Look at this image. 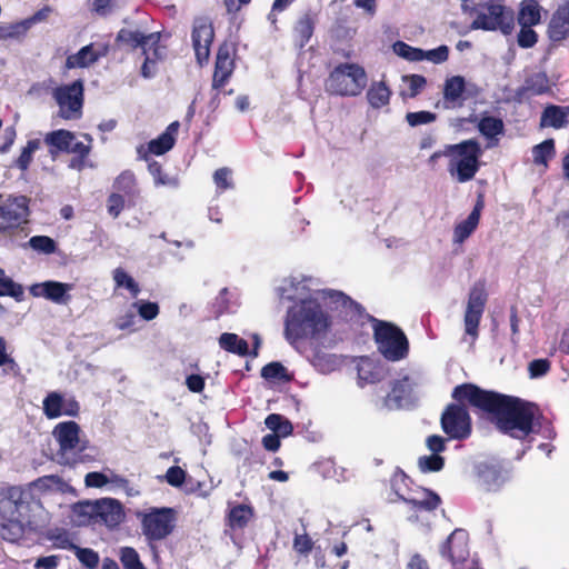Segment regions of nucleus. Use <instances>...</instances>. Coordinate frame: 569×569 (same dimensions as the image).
<instances>
[{
    "mask_svg": "<svg viewBox=\"0 0 569 569\" xmlns=\"http://www.w3.org/2000/svg\"><path fill=\"white\" fill-rule=\"evenodd\" d=\"M451 397L486 413L500 432L510 437L525 439L539 431L541 413L535 402L469 382L456 386Z\"/></svg>",
    "mask_w": 569,
    "mask_h": 569,
    "instance_id": "obj_1",
    "label": "nucleus"
},
{
    "mask_svg": "<svg viewBox=\"0 0 569 569\" xmlns=\"http://www.w3.org/2000/svg\"><path fill=\"white\" fill-rule=\"evenodd\" d=\"M331 327L329 315L317 299H302L290 307L284 319V338L290 345L325 336Z\"/></svg>",
    "mask_w": 569,
    "mask_h": 569,
    "instance_id": "obj_2",
    "label": "nucleus"
},
{
    "mask_svg": "<svg viewBox=\"0 0 569 569\" xmlns=\"http://www.w3.org/2000/svg\"><path fill=\"white\" fill-rule=\"evenodd\" d=\"M505 0H460L465 14H477L471 22V30L500 31L503 36L512 34L515 30V12L507 7Z\"/></svg>",
    "mask_w": 569,
    "mask_h": 569,
    "instance_id": "obj_3",
    "label": "nucleus"
},
{
    "mask_svg": "<svg viewBox=\"0 0 569 569\" xmlns=\"http://www.w3.org/2000/svg\"><path fill=\"white\" fill-rule=\"evenodd\" d=\"M160 32L144 33L138 29L132 30L128 28L120 29L116 36L118 47L130 51L141 49L144 61L140 72L147 79L154 76L158 61L164 57V48L160 46Z\"/></svg>",
    "mask_w": 569,
    "mask_h": 569,
    "instance_id": "obj_4",
    "label": "nucleus"
},
{
    "mask_svg": "<svg viewBox=\"0 0 569 569\" xmlns=\"http://www.w3.org/2000/svg\"><path fill=\"white\" fill-rule=\"evenodd\" d=\"M445 153L449 158L448 171L456 176L458 182H467L475 178L482 156L481 146L476 139L447 144Z\"/></svg>",
    "mask_w": 569,
    "mask_h": 569,
    "instance_id": "obj_5",
    "label": "nucleus"
},
{
    "mask_svg": "<svg viewBox=\"0 0 569 569\" xmlns=\"http://www.w3.org/2000/svg\"><path fill=\"white\" fill-rule=\"evenodd\" d=\"M372 323L373 340L380 355L388 361H400L409 353V341L397 325L367 315Z\"/></svg>",
    "mask_w": 569,
    "mask_h": 569,
    "instance_id": "obj_6",
    "label": "nucleus"
},
{
    "mask_svg": "<svg viewBox=\"0 0 569 569\" xmlns=\"http://www.w3.org/2000/svg\"><path fill=\"white\" fill-rule=\"evenodd\" d=\"M24 492L18 487L8 489L9 517L0 523V537L3 540L16 542L20 540L27 527L33 521L30 516V502L24 499Z\"/></svg>",
    "mask_w": 569,
    "mask_h": 569,
    "instance_id": "obj_7",
    "label": "nucleus"
},
{
    "mask_svg": "<svg viewBox=\"0 0 569 569\" xmlns=\"http://www.w3.org/2000/svg\"><path fill=\"white\" fill-rule=\"evenodd\" d=\"M148 542L167 539L176 528L177 512L170 507H151L136 513Z\"/></svg>",
    "mask_w": 569,
    "mask_h": 569,
    "instance_id": "obj_8",
    "label": "nucleus"
},
{
    "mask_svg": "<svg viewBox=\"0 0 569 569\" xmlns=\"http://www.w3.org/2000/svg\"><path fill=\"white\" fill-rule=\"evenodd\" d=\"M367 84L365 69L356 63H340L329 74L328 90L338 96H358Z\"/></svg>",
    "mask_w": 569,
    "mask_h": 569,
    "instance_id": "obj_9",
    "label": "nucleus"
},
{
    "mask_svg": "<svg viewBox=\"0 0 569 569\" xmlns=\"http://www.w3.org/2000/svg\"><path fill=\"white\" fill-rule=\"evenodd\" d=\"M489 295L485 279L477 280L470 288L467 299V306L463 315V325L466 335L470 336L475 342L479 337V326Z\"/></svg>",
    "mask_w": 569,
    "mask_h": 569,
    "instance_id": "obj_10",
    "label": "nucleus"
},
{
    "mask_svg": "<svg viewBox=\"0 0 569 569\" xmlns=\"http://www.w3.org/2000/svg\"><path fill=\"white\" fill-rule=\"evenodd\" d=\"M463 402L449 403L441 413L442 431L452 440H466L472 432V420Z\"/></svg>",
    "mask_w": 569,
    "mask_h": 569,
    "instance_id": "obj_11",
    "label": "nucleus"
},
{
    "mask_svg": "<svg viewBox=\"0 0 569 569\" xmlns=\"http://www.w3.org/2000/svg\"><path fill=\"white\" fill-rule=\"evenodd\" d=\"M53 98L59 106L58 116L63 120H77L82 116L83 82L78 79L72 83L53 90Z\"/></svg>",
    "mask_w": 569,
    "mask_h": 569,
    "instance_id": "obj_12",
    "label": "nucleus"
},
{
    "mask_svg": "<svg viewBox=\"0 0 569 569\" xmlns=\"http://www.w3.org/2000/svg\"><path fill=\"white\" fill-rule=\"evenodd\" d=\"M237 46L224 40L217 50L212 76V88L220 90L230 80L236 69Z\"/></svg>",
    "mask_w": 569,
    "mask_h": 569,
    "instance_id": "obj_13",
    "label": "nucleus"
},
{
    "mask_svg": "<svg viewBox=\"0 0 569 569\" xmlns=\"http://www.w3.org/2000/svg\"><path fill=\"white\" fill-rule=\"evenodd\" d=\"M440 555L450 561L453 567L468 561L470 556L468 531L461 528L455 529L446 541L441 543Z\"/></svg>",
    "mask_w": 569,
    "mask_h": 569,
    "instance_id": "obj_14",
    "label": "nucleus"
},
{
    "mask_svg": "<svg viewBox=\"0 0 569 569\" xmlns=\"http://www.w3.org/2000/svg\"><path fill=\"white\" fill-rule=\"evenodd\" d=\"M191 39L197 61L202 66L209 60L210 47L214 39L213 24L209 18L198 17L193 20Z\"/></svg>",
    "mask_w": 569,
    "mask_h": 569,
    "instance_id": "obj_15",
    "label": "nucleus"
},
{
    "mask_svg": "<svg viewBox=\"0 0 569 569\" xmlns=\"http://www.w3.org/2000/svg\"><path fill=\"white\" fill-rule=\"evenodd\" d=\"M29 213L27 198H16L13 202L0 204V233L17 229Z\"/></svg>",
    "mask_w": 569,
    "mask_h": 569,
    "instance_id": "obj_16",
    "label": "nucleus"
},
{
    "mask_svg": "<svg viewBox=\"0 0 569 569\" xmlns=\"http://www.w3.org/2000/svg\"><path fill=\"white\" fill-rule=\"evenodd\" d=\"M72 289L71 283L48 280L41 283H34L29 288L32 297H43L58 305H67L71 300L69 291Z\"/></svg>",
    "mask_w": 569,
    "mask_h": 569,
    "instance_id": "obj_17",
    "label": "nucleus"
},
{
    "mask_svg": "<svg viewBox=\"0 0 569 569\" xmlns=\"http://www.w3.org/2000/svg\"><path fill=\"white\" fill-rule=\"evenodd\" d=\"M547 37L552 43L569 38V0H565L553 11L547 27Z\"/></svg>",
    "mask_w": 569,
    "mask_h": 569,
    "instance_id": "obj_18",
    "label": "nucleus"
},
{
    "mask_svg": "<svg viewBox=\"0 0 569 569\" xmlns=\"http://www.w3.org/2000/svg\"><path fill=\"white\" fill-rule=\"evenodd\" d=\"M59 443V452L64 456L76 450L80 442V427L76 421H63L58 423L52 431Z\"/></svg>",
    "mask_w": 569,
    "mask_h": 569,
    "instance_id": "obj_19",
    "label": "nucleus"
},
{
    "mask_svg": "<svg viewBox=\"0 0 569 569\" xmlns=\"http://www.w3.org/2000/svg\"><path fill=\"white\" fill-rule=\"evenodd\" d=\"M96 521L103 522L109 528H114L124 518L123 507L120 501L112 498L96 500Z\"/></svg>",
    "mask_w": 569,
    "mask_h": 569,
    "instance_id": "obj_20",
    "label": "nucleus"
},
{
    "mask_svg": "<svg viewBox=\"0 0 569 569\" xmlns=\"http://www.w3.org/2000/svg\"><path fill=\"white\" fill-rule=\"evenodd\" d=\"M466 80L462 76L447 78L443 83V106L446 109H457L465 104L467 97Z\"/></svg>",
    "mask_w": 569,
    "mask_h": 569,
    "instance_id": "obj_21",
    "label": "nucleus"
},
{
    "mask_svg": "<svg viewBox=\"0 0 569 569\" xmlns=\"http://www.w3.org/2000/svg\"><path fill=\"white\" fill-rule=\"evenodd\" d=\"M483 208L485 197L482 193H479L477 196L476 203L467 219L456 224L453 229V240L456 242L462 243L473 233V231L477 229L479 224L481 211L483 210Z\"/></svg>",
    "mask_w": 569,
    "mask_h": 569,
    "instance_id": "obj_22",
    "label": "nucleus"
},
{
    "mask_svg": "<svg viewBox=\"0 0 569 569\" xmlns=\"http://www.w3.org/2000/svg\"><path fill=\"white\" fill-rule=\"evenodd\" d=\"M406 503L416 511H435L441 505L440 496L427 488H419L413 490L411 495L406 498Z\"/></svg>",
    "mask_w": 569,
    "mask_h": 569,
    "instance_id": "obj_23",
    "label": "nucleus"
},
{
    "mask_svg": "<svg viewBox=\"0 0 569 569\" xmlns=\"http://www.w3.org/2000/svg\"><path fill=\"white\" fill-rule=\"evenodd\" d=\"M114 193H121L124 196L128 202V208L134 207L137 204V199L139 198L140 190L138 188L136 176L130 170L122 171L113 182Z\"/></svg>",
    "mask_w": 569,
    "mask_h": 569,
    "instance_id": "obj_24",
    "label": "nucleus"
},
{
    "mask_svg": "<svg viewBox=\"0 0 569 569\" xmlns=\"http://www.w3.org/2000/svg\"><path fill=\"white\" fill-rule=\"evenodd\" d=\"M179 128L180 122L172 121L158 138L148 142V151L154 156H162L170 151L176 144Z\"/></svg>",
    "mask_w": 569,
    "mask_h": 569,
    "instance_id": "obj_25",
    "label": "nucleus"
},
{
    "mask_svg": "<svg viewBox=\"0 0 569 569\" xmlns=\"http://www.w3.org/2000/svg\"><path fill=\"white\" fill-rule=\"evenodd\" d=\"M253 517L254 510L250 505L238 503L231 506V503H229L226 525L233 531L243 530L248 527Z\"/></svg>",
    "mask_w": 569,
    "mask_h": 569,
    "instance_id": "obj_26",
    "label": "nucleus"
},
{
    "mask_svg": "<svg viewBox=\"0 0 569 569\" xmlns=\"http://www.w3.org/2000/svg\"><path fill=\"white\" fill-rule=\"evenodd\" d=\"M569 104H548L540 116V128L562 129L568 124Z\"/></svg>",
    "mask_w": 569,
    "mask_h": 569,
    "instance_id": "obj_27",
    "label": "nucleus"
},
{
    "mask_svg": "<svg viewBox=\"0 0 569 569\" xmlns=\"http://www.w3.org/2000/svg\"><path fill=\"white\" fill-rule=\"evenodd\" d=\"M479 486L486 491H496L505 482L503 475L499 468L488 463H481L477 468Z\"/></svg>",
    "mask_w": 569,
    "mask_h": 569,
    "instance_id": "obj_28",
    "label": "nucleus"
},
{
    "mask_svg": "<svg viewBox=\"0 0 569 569\" xmlns=\"http://www.w3.org/2000/svg\"><path fill=\"white\" fill-rule=\"evenodd\" d=\"M76 140V134L66 129H58L48 132L44 136V143L50 147V154L56 156L60 152L67 153L70 144Z\"/></svg>",
    "mask_w": 569,
    "mask_h": 569,
    "instance_id": "obj_29",
    "label": "nucleus"
},
{
    "mask_svg": "<svg viewBox=\"0 0 569 569\" xmlns=\"http://www.w3.org/2000/svg\"><path fill=\"white\" fill-rule=\"evenodd\" d=\"M316 19L310 11L303 13L293 27V34L299 48H303L315 32Z\"/></svg>",
    "mask_w": 569,
    "mask_h": 569,
    "instance_id": "obj_30",
    "label": "nucleus"
},
{
    "mask_svg": "<svg viewBox=\"0 0 569 569\" xmlns=\"http://www.w3.org/2000/svg\"><path fill=\"white\" fill-rule=\"evenodd\" d=\"M541 7L535 0L521 2L517 14L520 27H535L541 22Z\"/></svg>",
    "mask_w": 569,
    "mask_h": 569,
    "instance_id": "obj_31",
    "label": "nucleus"
},
{
    "mask_svg": "<svg viewBox=\"0 0 569 569\" xmlns=\"http://www.w3.org/2000/svg\"><path fill=\"white\" fill-rule=\"evenodd\" d=\"M332 297H335V302L341 306L348 321H359L363 317L368 318L365 308L343 292H335Z\"/></svg>",
    "mask_w": 569,
    "mask_h": 569,
    "instance_id": "obj_32",
    "label": "nucleus"
},
{
    "mask_svg": "<svg viewBox=\"0 0 569 569\" xmlns=\"http://www.w3.org/2000/svg\"><path fill=\"white\" fill-rule=\"evenodd\" d=\"M99 53L93 49V44L82 47L77 53L68 56L66 59V68H86L94 63L99 59Z\"/></svg>",
    "mask_w": 569,
    "mask_h": 569,
    "instance_id": "obj_33",
    "label": "nucleus"
},
{
    "mask_svg": "<svg viewBox=\"0 0 569 569\" xmlns=\"http://www.w3.org/2000/svg\"><path fill=\"white\" fill-rule=\"evenodd\" d=\"M522 91L531 96H541L550 91V82L546 72H536L526 78Z\"/></svg>",
    "mask_w": 569,
    "mask_h": 569,
    "instance_id": "obj_34",
    "label": "nucleus"
},
{
    "mask_svg": "<svg viewBox=\"0 0 569 569\" xmlns=\"http://www.w3.org/2000/svg\"><path fill=\"white\" fill-rule=\"evenodd\" d=\"M219 346L221 349L238 356L244 357L249 353V345L247 340L240 338L236 333H222L219 337Z\"/></svg>",
    "mask_w": 569,
    "mask_h": 569,
    "instance_id": "obj_35",
    "label": "nucleus"
},
{
    "mask_svg": "<svg viewBox=\"0 0 569 569\" xmlns=\"http://www.w3.org/2000/svg\"><path fill=\"white\" fill-rule=\"evenodd\" d=\"M92 146L86 144L81 141H73L69 147L67 153H73L74 157L70 159L68 167L78 171L83 170L87 167V160L91 152Z\"/></svg>",
    "mask_w": 569,
    "mask_h": 569,
    "instance_id": "obj_36",
    "label": "nucleus"
},
{
    "mask_svg": "<svg viewBox=\"0 0 569 569\" xmlns=\"http://www.w3.org/2000/svg\"><path fill=\"white\" fill-rule=\"evenodd\" d=\"M391 91L385 82H373L367 91V99L375 109H380L390 101Z\"/></svg>",
    "mask_w": 569,
    "mask_h": 569,
    "instance_id": "obj_37",
    "label": "nucleus"
},
{
    "mask_svg": "<svg viewBox=\"0 0 569 569\" xmlns=\"http://www.w3.org/2000/svg\"><path fill=\"white\" fill-rule=\"evenodd\" d=\"M410 483H412V480L409 476L401 468L397 467L391 476L390 486L392 491L403 502H406V498L413 491L409 487Z\"/></svg>",
    "mask_w": 569,
    "mask_h": 569,
    "instance_id": "obj_38",
    "label": "nucleus"
},
{
    "mask_svg": "<svg viewBox=\"0 0 569 569\" xmlns=\"http://www.w3.org/2000/svg\"><path fill=\"white\" fill-rule=\"evenodd\" d=\"M556 154L555 140L546 139L532 148L533 163L538 166L548 167V161Z\"/></svg>",
    "mask_w": 569,
    "mask_h": 569,
    "instance_id": "obj_39",
    "label": "nucleus"
},
{
    "mask_svg": "<svg viewBox=\"0 0 569 569\" xmlns=\"http://www.w3.org/2000/svg\"><path fill=\"white\" fill-rule=\"evenodd\" d=\"M42 403L43 412L48 419H56L63 415L64 399L61 393L49 392Z\"/></svg>",
    "mask_w": 569,
    "mask_h": 569,
    "instance_id": "obj_40",
    "label": "nucleus"
},
{
    "mask_svg": "<svg viewBox=\"0 0 569 569\" xmlns=\"http://www.w3.org/2000/svg\"><path fill=\"white\" fill-rule=\"evenodd\" d=\"M264 423L268 429H270L273 433L279 435V437H288L293 431L292 423L279 413L269 415Z\"/></svg>",
    "mask_w": 569,
    "mask_h": 569,
    "instance_id": "obj_41",
    "label": "nucleus"
},
{
    "mask_svg": "<svg viewBox=\"0 0 569 569\" xmlns=\"http://www.w3.org/2000/svg\"><path fill=\"white\" fill-rule=\"evenodd\" d=\"M505 124L500 118L486 116L478 123V130L486 138H495L503 133Z\"/></svg>",
    "mask_w": 569,
    "mask_h": 569,
    "instance_id": "obj_42",
    "label": "nucleus"
},
{
    "mask_svg": "<svg viewBox=\"0 0 569 569\" xmlns=\"http://www.w3.org/2000/svg\"><path fill=\"white\" fill-rule=\"evenodd\" d=\"M40 139L28 140L27 146L22 148L20 156L14 160V167L21 171H27L32 162L33 153L40 149Z\"/></svg>",
    "mask_w": 569,
    "mask_h": 569,
    "instance_id": "obj_43",
    "label": "nucleus"
},
{
    "mask_svg": "<svg viewBox=\"0 0 569 569\" xmlns=\"http://www.w3.org/2000/svg\"><path fill=\"white\" fill-rule=\"evenodd\" d=\"M0 297H11L21 302L24 300L23 287L9 277H0Z\"/></svg>",
    "mask_w": 569,
    "mask_h": 569,
    "instance_id": "obj_44",
    "label": "nucleus"
},
{
    "mask_svg": "<svg viewBox=\"0 0 569 569\" xmlns=\"http://www.w3.org/2000/svg\"><path fill=\"white\" fill-rule=\"evenodd\" d=\"M113 280L118 288L128 289L133 298L139 295L140 287L138 282L124 269L116 268L113 270Z\"/></svg>",
    "mask_w": 569,
    "mask_h": 569,
    "instance_id": "obj_45",
    "label": "nucleus"
},
{
    "mask_svg": "<svg viewBox=\"0 0 569 569\" xmlns=\"http://www.w3.org/2000/svg\"><path fill=\"white\" fill-rule=\"evenodd\" d=\"M382 367L371 361L363 362L358 368L359 379L366 381L367 383L379 382L382 379Z\"/></svg>",
    "mask_w": 569,
    "mask_h": 569,
    "instance_id": "obj_46",
    "label": "nucleus"
},
{
    "mask_svg": "<svg viewBox=\"0 0 569 569\" xmlns=\"http://www.w3.org/2000/svg\"><path fill=\"white\" fill-rule=\"evenodd\" d=\"M261 377L266 380H281L289 381L290 377L287 373V368L278 361H272L261 369Z\"/></svg>",
    "mask_w": 569,
    "mask_h": 569,
    "instance_id": "obj_47",
    "label": "nucleus"
},
{
    "mask_svg": "<svg viewBox=\"0 0 569 569\" xmlns=\"http://www.w3.org/2000/svg\"><path fill=\"white\" fill-rule=\"evenodd\" d=\"M28 246L44 254L54 253L57 250V242L48 236H33L29 239Z\"/></svg>",
    "mask_w": 569,
    "mask_h": 569,
    "instance_id": "obj_48",
    "label": "nucleus"
},
{
    "mask_svg": "<svg viewBox=\"0 0 569 569\" xmlns=\"http://www.w3.org/2000/svg\"><path fill=\"white\" fill-rule=\"evenodd\" d=\"M120 561L123 569H146L139 553L132 547H122L120 549Z\"/></svg>",
    "mask_w": 569,
    "mask_h": 569,
    "instance_id": "obj_49",
    "label": "nucleus"
},
{
    "mask_svg": "<svg viewBox=\"0 0 569 569\" xmlns=\"http://www.w3.org/2000/svg\"><path fill=\"white\" fill-rule=\"evenodd\" d=\"M0 367H3V373L17 376L20 373L18 362L7 353V341L0 337Z\"/></svg>",
    "mask_w": 569,
    "mask_h": 569,
    "instance_id": "obj_50",
    "label": "nucleus"
},
{
    "mask_svg": "<svg viewBox=\"0 0 569 569\" xmlns=\"http://www.w3.org/2000/svg\"><path fill=\"white\" fill-rule=\"evenodd\" d=\"M393 49L399 57L405 58L408 61L423 60L425 51L422 49L411 47L403 41H397L393 44Z\"/></svg>",
    "mask_w": 569,
    "mask_h": 569,
    "instance_id": "obj_51",
    "label": "nucleus"
},
{
    "mask_svg": "<svg viewBox=\"0 0 569 569\" xmlns=\"http://www.w3.org/2000/svg\"><path fill=\"white\" fill-rule=\"evenodd\" d=\"M418 467L421 472H438L445 467V458L439 455L422 456L418 459Z\"/></svg>",
    "mask_w": 569,
    "mask_h": 569,
    "instance_id": "obj_52",
    "label": "nucleus"
},
{
    "mask_svg": "<svg viewBox=\"0 0 569 569\" xmlns=\"http://www.w3.org/2000/svg\"><path fill=\"white\" fill-rule=\"evenodd\" d=\"M74 553L81 565L87 569H97L99 566V555L91 548H81L77 546L74 548Z\"/></svg>",
    "mask_w": 569,
    "mask_h": 569,
    "instance_id": "obj_53",
    "label": "nucleus"
},
{
    "mask_svg": "<svg viewBox=\"0 0 569 569\" xmlns=\"http://www.w3.org/2000/svg\"><path fill=\"white\" fill-rule=\"evenodd\" d=\"M409 381L410 378L408 376L395 380L391 385V391L388 397L392 398V400L400 405L406 396H408L411 391Z\"/></svg>",
    "mask_w": 569,
    "mask_h": 569,
    "instance_id": "obj_54",
    "label": "nucleus"
},
{
    "mask_svg": "<svg viewBox=\"0 0 569 569\" xmlns=\"http://www.w3.org/2000/svg\"><path fill=\"white\" fill-rule=\"evenodd\" d=\"M128 207L127 199L121 193L111 192L107 198V212L117 219L124 208Z\"/></svg>",
    "mask_w": 569,
    "mask_h": 569,
    "instance_id": "obj_55",
    "label": "nucleus"
},
{
    "mask_svg": "<svg viewBox=\"0 0 569 569\" xmlns=\"http://www.w3.org/2000/svg\"><path fill=\"white\" fill-rule=\"evenodd\" d=\"M48 539L52 541L53 547L58 549H66L73 551L74 545L69 536V532L63 529H57L48 535Z\"/></svg>",
    "mask_w": 569,
    "mask_h": 569,
    "instance_id": "obj_56",
    "label": "nucleus"
},
{
    "mask_svg": "<svg viewBox=\"0 0 569 569\" xmlns=\"http://www.w3.org/2000/svg\"><path fill=\"white\" fill-rule=\"evenodd\" d=\"M539 40L538 33L532 29V27H520V30L517 34V43L522 49L533 48Z\"/></svg>",
    "mask_w": 569,
    "mask_h": 569,
    "instance_id": "obj_57",
    "label": "nucleus"
},
{
    "mask_svg": "<svg viewBox=\"0 0 569 569\" xmlns=\"http://www.w3.org/2000/svg\"><path fill=\"white\" fill-rule=\"evenodd\" d=\"M148 170L153 177L157 186H177V180L170 178L163 172L162 166L158 161H152L148 164Z\"/></svg>",
    "mask_w": 569,
    "mask_h": 569,
    "instance_id": "obj_58",
    "label": "nucleus"
},
{
    "mask_svg": "<svg viewBox=\"0 0 569 569\" xmlns=\"http://www.w3.org/2000/svg\"><path fill=\"white\" fill-rule=\"evenodd\" d=\"M437 114L431 111H416L408 112L406 114V120L409 126L417 127L421 124H428L436 121Z\"/></svg>",
    "mask_w": 569,
    "mask_h": 569,
    "instance_id": "obj_59",
    "label": "nucleus"
},
{
    "mask_svg": "<svg viewBox=\"0 0 569 569\" xmlns=\"http://www.w3.org/2000/svg\"><path fill=\"white\" fill-rule=\"evenodd\" d=\"M213 180L220 191H226L233 187L231 181V170L229 168H219L214 171Z\"/></svg>",
    "mask_w": 569,
    "mask_h": 569,
    "instance_id": "obj_60",
    "label": "nucleus"
},
{
    "mask_svg": "<svg viewBox=\"0 0 569 569\" xmlns=\"http://www.w3.org/2000/svg\"><path fill=\"white\" fill-rule=\"evenodd\" d=\"M73 512L79 516L83 517L84 519L82 522L94 520L96 521V501H83L78 502L73 506Z\"/></svg>",
    "mask_w": 569,
    "mask_h": 569,
    "instance_id": "obj_61",
    "label": "nucleus"
},
{
    "mask_svg": "<svg viewBox=\"0 0 569 569\" xmlns=\"http://www.w3.org/2000/svg\"><path fill=\"white\" fill-rule=\"evenodd\" d=\"M313 548V541L307 535H296L293 538V550L302 556H307L311 552Z\"/></svg>",
    "mask_w": 569,
    "mask_h": 569,
    "instance_id": "obj_62",
    "label": "nucleus"
},
{
    "mask_svg": "<svg viewBox=\"0 0 569 569\" xmlns=\"http://www.w3.org/2000/svg\"><path fill=\"white\" fill-rule=\"evenodd\" d=\"M186 475L181 467L172 466L166 472V480L172 487H181L186 480Z\"/></svg>",
    "mask_w": 569,
    "mask_h": 569,
    "instance_id": "obj_63",
    "label": "nucleus"
},
{
    "mask_svg": "<svg viewBox=\"0 0 569 569\" xmlns=\"http://www.w3.org/2000/svg\"><path fill=\"white\" fill-rule=\"evenodd\" d=\"M529 373L531 378H539L547 375L550 370L548 359H535L529 363Z\"/></svg>",
    "mask_w": 569,
    "mask_h": 569,
    "instance_id": "obj_64",
    "label": "nucleus"
}]
</instances>
